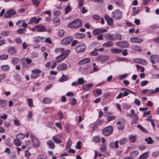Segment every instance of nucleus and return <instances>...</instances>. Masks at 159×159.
<instances>
[{"mask_svg": "<svg viewBox=\"0 0 159 159\" xmlns=\"http://www.w3.org/2000/svg\"><path fill=\"white\" fill-rule=\"evenodd\" d=\"M52 139L53 140L54 142L57 143H59L61 142V141L58 139L56 136H54L52 137Z\"/></svg>", "mask_w": 159, "mask_h": 159, "instance_id": "obj_53", "label": "nucleus"}, {"mask_svg": "<svg viewBox=\"0 0 159 159\" xmlns=\"http://www.w3.org/2000/svg\"><path fill=\"white\" fill-rule=\"evenodd\" d=\"M139 152L137 151H134L131 152L130 153V155L133 157H134L138 154Z\"/></svg>", "mask_w": 159, "mask_h": 159, "instance_id": "obj_54", "label": "nucleus"}, {"mask_svg": "<svg viewBox=\"0 0 159 159\" xmlns=\"http://www.w3.org/2000/svg\"><path fill=\"white\" fill-rule=\"evenodd\" d=\"M116 118V117L114 116H109L107 117V120L109 122L114 120Z\"/></svg>", "mask_w": 159, "mask_h": 159, "instance_id": "obj_57", "label": "nucleus"}, {"mask_svg": "<svg viewBox=\"0 0 159 159\" xmlns=\"http://www.w3.org/2000/svg\"><path fill=\"white\" fill-rule=\"evenodd\" d=\"M67 65L64 63H62L58 65L57 67V70L59 71L65 70L66 69Z\"/></svg>", "mask_w": 159, "mask_h": 159, "instance_id": "obj_16", "label": "nucleus"}, {"mask_svg": "<svg viewBox=\"0 0 159 159\" xmlns=\"http://www.w3.org/2000/svg\"><path fill=\"white\" fill-rule=\"evenodd\" d=\"M131 114L129 115L130 117H132V119L135 120H137L139 118L137 114H135L134 111V109H132L130 111Z\"/></svg>", "mask_w": 159, "mask_h": 159, "instance_id": "obj_18", "label": "nucleus"}, {"mask_svg": "<svg viewBox=\"0 0 159 159\" xmlns=\"http://www.w3.org/2000/svg\"><path fill=\"white\" fill-rule=\"evenodd\" d=\"M65 58L61 54L58 56L56 58V60L57 62H60Z\"/></svg>", "mask_w": 159, "mask_h": 159, "instance_id": "obj_25", "label": "nucleus"}, {"mask_svg": "<svg viewBox=\"0 0 159 159\" xmlns=\"http://www.w3.org/2000/svg\"><path fill=\"white\" fill-rule=\"evenodd\" d=\"M8 55L7 54H3L0 56V59L4 60L7 59L8 57Z\"/></svg>", "mask_w": 159, "mask_h": 159, "instance_id": "obj_51", "label": "nucleus"}, {"mask_svg": "<svg viewBox=\"0 0 159 159\" xmlns=\"http://www.w3.org/2000/svg\"><path fill=\"white\" fill-rule=\"evenodd\" d=\"M7 51L9 53L12 55L14 54L16 52V50L13 47H11L9 48Z\"/></svg>", "mask_w": 159, "mask_h": 159, "instance_id": "obj_27", "label": "nucleus"}, {"mask_svg": "<svg viewBox=\"0 0 159 159\" xmlns=\"http://www.w3.org/2000/svg\"><path fill=\"white\" fill-rule=\"evenodd\" d=\"M145 141L148 144H152L153 142V140L151 137H148L145 139Z\"/></svg>", "mask_w": 159, "mask_h": 159, "instance_id": "obj_38", "label": "nucleus"}, {"mask_svg": "<svg viewBox=\"0 0 159 159\" xmlns=\"http://www.w3.org/2000/svg\"><path fill=\"white\" fill-rule=\"evenodd\" d=\"M41 70L38 69H35L32 71V74L31 77L34 79L38 78L39 75Z\"/></svg>", "mask_w": 159, "mask_h": 159, "instance_id": "obj_9", "label": "nucleus"}, {"mask_svg": "<svg viewBox=\"0 0 159 159\" xmlns=\"http://www.w3.org/2000/svg\"><path fill=\"white\" fill-rule=\"evenodd\" d=\"M39 56V54L38 53L36 52H34L31 55V57L32 58H35L38 57Z\"/></svg>", "mask_w": 159, "mask_h": 159, "instance_id": "obj_58", "label": "nucleus"}, {"mask_svg": "<svg viewBox=\"0 0 159 159\" xmlns=\"http://www.w3.org/2000/svg\"><path fill=\"white\" fill-rule=\"evenodd\" d=\"M41 40V37L39 36L34 37L33 38V40L36 43H39Z\"/></svg>", "mask_w": 159, "mask_h": 159, "instance_id": "obj_55", "label": "nucleus"}, {"mask_svg": "<svg viewBox=\"0 0 159 159\" xmlns=\"http://www.w3.org/2000/svg\"><path fill=\"white\" fill-rule=\"evenodd\" d=\"M109 58V56L106 55H101L96 57V60L98 62H103L108 61Z\"/></svg>", "mask_w": 159, "mask_h": 159, "instance_id": "obj_5", "label": "nucleus"}, {"mask_svg": "<svg viewBox=\"0 0 159 159\" xmlns=\"http://www.w3.org/2000/svg\"><path fill=\"white\" fill-rule=\"evenodd\" d=\"M159 91V88H157L155 90H149V94H155Z\"/></svg>", "mask_w": 159, "mask_h": 159, "instance_id": "obj_37", "label": "nucleus"}, {"mask_svg": "<svg viewBox=\"0 0 159 159\" xmlns=\"http://www.w3.org/2000/svg\"><path fill=\"white\" fill-rule=\"evenodd\" d=\"M150 61L152 64H155V62H159V55H153L150 57Z\"/></svg>", "mask_w": 159, "mask_h": 159, "instance_id": "obj_10", "label": "nucleus"}, {"mask_svg": "<svg viewBox=\"0 0 159 159\" xmlns=\"http://www.w3.org/2000/svg\"><path fill=\"white\" fill-rule=\"evenodd\" d=\"M41 19V18L40 17H39L38 19H37L36 17H32L30 19V20L28 22V24H32L34 23L35 24H37L39 23Z\"/></svg>", "mask_w": 159, "mask_h": 159, "instance_id": "obj_14", "label": "nucleus"}, {"mask_svg": "<svg viewBox=\"0 0 159 159\" xmlns=\"http://www.w3.org/2000/svg\"><path fill=\"white\" fill-rule=\"evenodd\" d=\"M78 6L79 7H82L84 5V0H77Z\"/></svg>", "mask_w": 159, "mask_h": 159, "instance_id": "obj_49", "label": "nucleus"}, {"mask_svg": "<svg viewBox=\"0 0 159 159\" xmlns=\"http://www.w3.org/2000/svg\"><path fill=\"white\" fill-rule=\"evenodd\" d=\"M122 14L119 9L115 10L111 13V16L115 20H120L122 18Z\"/></svg>", "mask_w": 159, "mask_h": 159, "instance_id": "obj_3", "label": "nucleus"}, {"mask_svg": "<svg viewBox=\"0 0 159 159\" xmlns=\"http://www.w3.org/2000/svg\"><path fill=\"white\" fill-rule=\"evenodd\" d=\"M16 14V12L14 10L11 9L6 11L4 16L5 18L10 17L11 16L14 15Z\"/></svg>", "mask_w": 159, "mask_h": 159, "instance_id": "obj_11", "label": "nucleus"}, {"mask_svg": "<svg viewBox=\"0 0 159 159\" xmlns=\"http://www.w3.org/2000/svg\"><path fill=\"white\" fill-rule=\"evenodd\" d=\"M85 37V34L82 33H78L75 34V37L79 39L84 38Z\"/></svg>", "mask_w": 159, "mask_h": 159, "instance_id": "obj_32", "label": "nucleus"}, {"mask_svg": "<svg viewBox=\"0 0 159 159\" xmlns=\"http://www.w3.org/2000/svg\"><path fill=\"white\" fill-rule=\"evenodd\" d=\"M12 63L14 65H16L18 63L19 59L17 57H14L12 59Z\"/></svg>", "mask_w": 159, "mask_h": 159, "instance_id": "obj_41", "label": "nucleus"}, {"mask_svg": "<svg viewBox=\"0 0 159 159\" xmlns=\"http://www.w3.org/2000/svg\"><path fill=\"white\" fill-rule=\"evenodd\" d=\"M82 25V21L80 19H76L70 23L67 27L70 29H75L80 27Z\"/></svg>", "mask_w": 159, "mask_h": 159, "instance_id": "obj_2", "label": "nucleus"}, {"mask_svg": "<svg viewBox=\"0 0 159 159\" xmlns=\"http://www.w3.org/2000/svg\"><path fill=\"white\" fill-rule=\"evenodd\" d=\"M43 102L45 104H49L52 102L51 99L49 98H44L42 100Z\"/></svg>", "mask_w": 159, "mask_h": 159, "instance_id": "obj_31", "label": "nucleus"}, {"mask_svg": "<svg viewBox=\"0 0 159 159\" xmlns=\"http://www.w3.org/2000/svg\"><path fill=\"white\" fill-rule=\"evenodd\" d=\"M14 143L17 146H20L21 144V142L18 139H15L14 141Z\"/></svg>", "mask_w": 159, "mask_h": 159, "instance_id": "obj_52", "label": "nucleus"}, {"mask_svg": "<svg viewBox=\"0 0 159 159\" xmlns=\"http://www.w3.org/2000/svg\"><path fill=\"white\" fill-rule=\"evenodd\" d=\"M7 102L5 100H0V107L4 108L5 107L7 104Z\"/></svg>", "mask_w": 159, "mask_h": 159, "instance_id": "obj_24", "label": "nucleus"}, {"mask_svg": "<svg viewBox=\"0 0 159 159\" xmlns=\"http://www.w3.org/2000/svg\"><path fill=\"white\" fill-rule=\"evenodd\" d=\"M1 68L4 71H7L10 69L9 66L7 65H2L1 66Z\"/></svg>", "mask_w": 159, "mask_h": 159, "instance_id": "obj_43", "label": "nucleus"}, {"mask_svg": "<svg viewBox=\"0 0 159 159\" xmlns=\"http://www.w3.org/2000/svg\"><path fill=\"white\" fill-rule=\"evenodd\" d=\"M130 40L131 42L136 43H140L143 41L142 39L137 37H131L130 38Z\"/></svg>", "mask_w": 159, "mask_h": 159, "instance_id": "obj_15", "label": "nucleus"}, {"mask_svg": "<svg viewBox=\"0 0 159 159\" xmlns=\"http://www.w3.org/2000/svg\"><path fill=\"white\" fill-rule=\"evenodd\" d=\"M30 137L33 143V146L35 148L39 147L40 146L39 140L32 134H30Z\"/></svg>", "mask_w": 159, "mask_h": 159, "instance_id": "obj_6", "label": "nucleus"}, {"mask_svg": "<svg viewBox=\"0 0 159 159\" xmlns=\"http://www.w3.org/2000/svg\"><path fill=\"white\" fill-rule=\"evenodd\" d=\"M93 86V84L91 83L87 84H84L82 86V88L84 90L88 91Z\"/></svg>", "mask_w": 159, "mask_h": 159, "instance_id": "obj_20", "label": "nucleus"}, {"mask_svg": "<svg viewBox=\"0 0 159 159\" xmlns=\"http://www.w3.org/2000/svg\"><path fill=\"white\" fill-rule=\"evenodd\" d=\"M65 32L63 30H59L58 32V35L59 37H62L64 35Z\"/></svg>", "mask_w": 159, "mask_h": 159, "instance_id": "obj_39", "label": "nucleus"}, {"mask_svg": "<svg viewBox=\"0 0 159 159\" xmlns=\"http://www.w3.org/2000/svg\"><path fill=\"white\" fill-rule=\"evenodd\" d=\"M16 137L18 139L21 140L24 139L25 137V136L22 133H20L17 134Z\"/></svg>", "mask_w": 159, "mask_h": 159, "instance_id": "obj_36", "label": "nucleus"}, {"mask_svg": "<svg viewBox=\"0 0 159 159\" xmlns=\"http://www.w3.org/2000/svg\"><path fill=\"white\" fill-rule=\"evenodd\" d=\"M118 143V140L116 141L115 142H111L110 144V148L112 149L117 148H118L119 147Z\"/></svg>", "mask_w": 159, "mask_h": 159, "instance_id": "obj_19", "label": "nucleus"}, {"mask_svg": "<svg viewBox=\"0 0 159 159\" xmlns=\"http://www.w3.org/2000/svg\"><path fill=\"white\" fill-rule=\"evenodd\" d=\"M127 139L126 138H124L120 139L119 141V144L120 145H123L126 142Z\"/></svg>", "mask_w": 159, "mask_h": 159, "instance_id": "obj_47", "label": "nucleus"}, {"mask_svg": "<svg viewBox=\"0 0 159 159\" xmlns=\"http://www.w3.org/2000/svg\"><path fill=\"white\" fill-rule=\"evenodd\" d=\"M26 30L25 29H19L17 30V33L19 34H24L25 33Z\"/></svg>", "mask_w": 159, "mask_h": 159, "instance_id": "obj_33", "label": "nucleus"}, {"mask_svg": "<svg viewBox=\"0 0 159 159\" xmlns=\"http://www.w3.org/2000/svg\"><path fill=\"white\" fill-rule=\"evenodd\" d=\"M122 50L117 48H112L111 49L110 51L112 53H119L122 51Z\"/></svg>", "mask_w": 159, "mask_h": 159, "instance_id": "obj_23", "label": "nucleus"}, {"mask_svg": "<svg viewBox=\"0 0 159 159\" xmlns=\"http://www.w3.org/2000/svg\"><path fill=\"white\" fill-rule=\"evenodd\" d=\"M139 64L143 65H145L147 64V61L144 60L140 58Z\"/></svg>", "mask_w": 159, "mask_h": 159, "instance_id": "obj_64", "label": "nucleus"}, {"mask_svg": "<svg viewBox=\"0 0 159 159\" xmlns=\"http://www.w3.org/2000/svg\"><path fill=\"white\" fill-rule=\"evenodd\" d=\"M77 82L78 84H83L85 83V81L83 78H80L78 79Z\"/></svg>", "mask_w": 159, "mask_h": 159, "instance_id": "obj_40", "label": "nucleus"}, {"mask_svg": "<svg viewBox=\"0 0 159 159\" xmlns=\"http://www.w3.org/2000/svg\"><path fill=\"white\" fill-rule=\"evenodd\" d=\"M68 79V77L64 75H63L62 76L59 80V81L60 82H63L67 81Z\"/></svg>", "mask_w": 159, "mask_h": 159, "instance_id": "obj_29", "label": "nucleus"}, {"mask_svg": "<svg viewBox=\"0 0 159 159\" xmlns=\"http://www.w3.org/2000/svg\"><path fill=\"white\" fill-rule=\"evenodd\" d=\"M129 139L130 142L132 143H134L136 140V137L135 135H130L129 136Z\"/></svg>", "mask_w": 159, "mask_h": 159, "instance_id": "obj_30", "label": "nucleus"}, {"mask_svg": "<svg viewBox=\"0 0 159 159\" xmlns=\"http://www.w3.org/2000/svg\"><path fill=\"white\" fill-rule=\"evenodd\" d=\"M114 44L113 42L111 41H109L103 43L102 44V46L106 48L111 47L113 46Z\"/></svg>", "mask_w": 159, "mask_h": 159, "instance_id": "obj_21", "label": "nucleus"}, {"mask_svg": "<svg viewBox=\"0 0 159 159\" xmlns=\"http://www.w3.org/2000/svg\"><path fill=\"white\" fill-rule=\"evenodd\" d=\"M72 39H73L71 37H67L62 40L61 41V43L63 45H67L70 43Z\"/></svg>", "mask_w": 159, "mask_h": 159, "instance_id": "obj_12", "label": "nucleus"}, {"mask_svg": "<svg viewBox=\"0 0 159 159\" xmlns=\"http://www.w3.org/2000/svg\"><path fill=\"white\" fill-rule=\"evenodd\" d=\"M105 19L109 25H113V20L108 15H106L105 16Z\"/></svg>", "mask_w": 159, "mask_h": 159, "instance_id": "obj_17", "label": "nucleus"}, {"mask_svg": "<svg viewBox=\"0 0 159 159\" xmlns=\"http://www.w3.org/2000/svg\"><path fill=\"white\" fill-rule=\"evenodd\" d=\"M14 78L17 81H20L21 80V77L19 74H16L14 76Z\"/></svg>", "mask_w": 159, "mask_h": 159, "instance_id": "obj_46", "label": "nucleus"}, {"mask_svg": "<svg viewBox=\"0 0 159 159\" xmlns=\"http://www.w3.org/2000/svg\"><path fill=\"white\" fill-rule=\"evenodd\" d=\"M70 103L71 105H74L76 104L77 101L75 98H72L70 99Z\"/></svg>", "mask_w": 159, "mask_h": 159, "instance_id": "obj_42", "label": "nucleus"}, {"mask_svg": "<svg viewBox=\"0 0 159 159\" xmlns=\"http://www.w3.org/2000/svg\"><path fill=\"white\" fill-rule=\"evenodd\" d=\"M116 46L120 48H126L129 47V44L126 41L118 42L116 43Z\"/></svg>", "mask_w": 159, "mask_h": 159, "instance_id": "obj_8", "label": "nucleus"}, {"mask_svg": "<svg viewBox=\"0 0 159 159\" xmlns=\"http://www.w3.org/2000/svg\"><path fill=\"white\" fill-rule=\"evenodd\" d=\"M70 51L69 50H66L65 51L64 49L62 51L61 55L63 56L65 58H66L69 54Z\"/></svg>", "mask_w": 159, "mask_h": 159, "instance_id": "obj_28", "label": "nucleus"}, {"mask_svg": "<svg viewBox=\"0 0 159 159\" xmlns=\"http://www.w3.org/2000/svg\"><path fill=\"white\" fill-rule=\"evenodd\" d=\"M53 23L56 25L60 24V20L58 18H55L53 20Z\"/></svg>", "mask_w": 159, "mask_h": 159, "instance_id": "obj_48", "label": "nucleus"}, {"mask_svg": "<svg viewBox=\"0 0 159 159\" xmlns=\"http://www.w3.org/2000/svg\"><path fill=\"white\" fill-rule=\"evenodd\" d=\"M32 3L33 4L35 5L37 7H38L39 4L40 2L38 0H32Z\"/></svg>", "mask_w": 159, "mask_h": 159, "instance_id": "obj_59", "label": "nucleus"}, {"mask_svg": "<svg viewBox=\"0 0 159 159\" xmlns=\"http://www.w3.org/2000/svg\"><path fill=\"white\" fill-rule=\"evenodd\" d=\"M113 128L111 126H109L104 128L103 130V134L105 136H108L112 133Z\"/></svg>", "mask_w": 159, "mask_h": 159, "instance_id": "obj_4", "label": "nucleus"}, {"mask_svg": "<svg viewBox=\"0 0 159 159\" xmlns=\"http://www.w3.org/2000/svg\"><path fill=\"white\" fill-rule=\"evenodd\" d=\"M47 144L49 148L53 149L55 147V146L54 143L50 140H48L47 142Z\"/></svg>", "mask_w": 159, "mask_h": 159, "instance_id": "obj_26", "label": "nucleus"}, {"mask_svg": "<svg viewBox=\"0 0 159 159\" xmlns=\"http://www.w3.org/2000/svg\"><path fill=\"white\" fill-rule=\"evenodd\" d=\"M148 152H145L141 155L139 157V159H146L148 156Z\"/></svg>", "mask_w": 159, "mask_h": 159, "instance_id": "obj_35", "label": "nucleus"}, {"mask_svg": "<svg viewBox=\"0 0 159 159\" xmlns=\"http://www.w3.org/2000/svg\"><path fill=\"white\" fill-rule=\"evenodd\" d=\"M64 50V49L62 48H56L55 49V52L56 53H60L61 52L62 53V51H63Z\"/></svg>", "mask_w": 159, "mask_h": 159, "instance_id": "obj_60", "label": "nucleus"}, {"mask_svg": "<svg viewBox=\"0 0 159 159\" xmlns=\"http://www.w3.org/2000/svg\"><path fill=\"white\" fill-rule=\"evenodd\" d=\"M90 61V59L89 58H86L84 59L79 62V64L80 65H82L85 64L89 63Z\"/></svg>", "mask_w": 159, "mask_h": 159, "instance_id": "obj_22", "label": "nucleus"}, {"mask_svg": "<svg viewBox=\"0 0 159 159\" xmlns=\"http://www.w3.org/2000/svg\"><path fill=\"white\" fill-rule=\"evenodd\" d=\"M36 30L38 32H45L47 31V29L44 25H38L35 26Z\"/></svg>", "mask_w": 159, "mask_h": 159, "instance_id": "obj_13", "label": "nucleus"}, {"mask_svg": "<svg viewBox=\"0 0 159 159\" xmlns=\"http://www.w3.org/2000/svg\"><path fill=\"white\" fill-rule=\"evenodd\" d=\"M72 144V141L70 139H69L67 141V143L66 144V148L67 149L70 148Z\"/></svg>", "mask_w": 159, "mask_h": 159, "instance_id": "obj_50", "label": "nucleus"}, {"mask_svg": "<svg viewBox=\"0 0 159 159\" xmlns=\"http://www.w3.org/2000/svg\"><path fill=\"white\" fill-rule=\"evenodd\" d=\"M37 159H47V158L46 156L44 155L41 154L38 156Z\"/></svg>", "mask_w": 159, "mask_h": 159, "instance_id": "obj_61", "label": "nucleus"}, {"mask_svg": "<svg viewBox=\"0 0 159 159\" xmlns=\"http://www.w3.org/2000/svg\"><path fill=\"white\" fill-rule=\"evenodd\" d=\"M100 150L101 152H104L106 150V145L105 144H102L100 147Z\"/></svg>", "mask_w": 159, "mask_h": 159, "instance_id": "obj_62", "label": "nucleus"}, {"mask_svg": "<svg viewBox=\"0 0 159 159\" xmlns=\"http://www.w3.org/2000/svg\"><path fill=\"white\" fill-rule=\"evenodd\" d=\"M86 48L85 44L81 43L75 48V50L77 53H80L84 52L85 51Z\"/></svg>", "mask_w": 159, "mask_h": 159, "instance_id": "obj_7", "label": "nucleus"}, {"mask_svg": "<svg viewBox=\"0 0 159 159\" xmlns=\"http://www.w3.org/2000/svg\"><path fill=\"white\" fill-rule=\"evenodd\" d=\"M101 140V138L98 136L94 137L93 139V141L95 142H98Z\"/></svg>", "mask_w": 159, "mask_h": 159, "instance_id": "obj_45", "label": "nucleus"}, {"mask_svg": "<svg viewBox=\"0 0 159 159\" xmlns=\"http://www.w3.org/2000/svg\"><path fill=\"white\" fill-rule=\"evenodd\" d=\"M81 142L79 141L77 143L76 145L75 146V148L77 149H80L81 148Z\"/></svg>", "mask_w": 159, "mask_h": 159, "instance_id": "obj_63", "label": "nucleus"}, {"mask_svg": "<svg viewBox=\"0 0 159 159\" xmlns=\"http://www.w3.org/2000/svg\"><path fill=\"white\" fill-rule=\"evenodd\" d=\"M132 48L133 50L135 51L138 52H141L142 51V49L141 48L139 47L136 45H134L133 46H132Z\"/></svg>", "mask_w": 159, "mask_h": 159, "instance_id": "obj_34", "label": "nucleus"}, {"mask_svg": "<svg viewBox=\"0 0 159 159\" xmlns=\"http://www.w3.org/2000/svg\"><path fill=\"white\" fill-rule=\"evenodd\" d=\"M90 54L92 56H97L98 55L97 51L95 50V48L93 51L90 52Z\"/></svg>", "mask_w": 159, "mask_h": 159, "instance_id": "obj_56", "label": "nucleus"}, {"mask_svg": "<svg viewBox=\"0 0 159 159\" xmlns=\"http://www.w3.org/2000/svg\"><path fill=\"white\" fill-rule=\"evenodd\" d=\"M101 29H98L94 30L93 32V34L95 35H97L101 33Z\"/></svg>", "mask_w": 159, "mask_h": 159, "instance_id": "obj_44", "label": "nucleus"}, {"mask_svg": "<svg viewBox=\"0 0 159 159\" xmlns=\"http://www.w3.org/2000/svg\"><path fill=\"white\" fill-rule=\"evenodd\" d=\"M105 38L108 40H115L116 39L121 40L122 39L121 35L119 34H106L104 35Z\"/></svg>", "mask_w": 159, "mask_h": 159, "instance_id": "obj_1", "label": "nucleus"}]
</instances>
